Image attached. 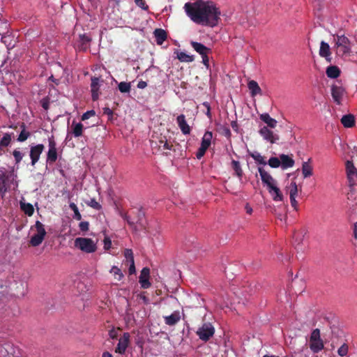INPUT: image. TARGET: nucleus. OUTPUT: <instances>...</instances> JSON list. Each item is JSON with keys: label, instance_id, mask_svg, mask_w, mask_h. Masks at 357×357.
<instances>
[{"label": "nucleus", "instance_id": "34", "mask_svg": "<svg viewBox=\"0 0 357 357\" xmlns=\"http://www.w3.org/2000/svg\"><path fill=\"white\" fill-rule=\"evenodd\" d=\"M21 210L28 216H31L34 213V208L31 204L20 202Z\"/></svg>", "mask_w": 357, "mask_h": 357}, {"label": "nucleus", "instance_id": "46", "mask_svg": "<svg viewBox=\"0 0 357 357\" xmlns=\"http://www.w3.org/2000/svg\"><path fill=\"white\" fill-rule=\"evenodd\" d=\"M124 257L129 263H131L132 261H134L133 252L131 249H126L124 250Z\"/></svg>", "mask_w": 357, "mask_h": 357}, {"label": "nucleus", "instance_id": "62", "mask_svg": "<svg viewBox=\"0 0 357 357\" xmlns=\"http://www.w3.org/2000/svg\"><path fill=\"white\" fill-rule=\"evenodd\" d=\"M146 86H147V83L146 82H144V81H142V80L139 81L138 82V84H137V87L139 89H142L146 88Z\"/></svg>", "mask_w": 357, "mask_h": 357}, {"label": "nucleus", "instance_id": "61", "mask_svg": "<svg viewBox=\"0 0 357 357\" xmlns=\"http://www.w3.org/2000/svg\"><path fill=\"white\" fill-rule=\"evenodd\" d=\"M234 9L233 8H229L227 10V12L229 13V15H227L225 14V21L231 19V15L234 13Z\"/></svg>", "mask_w": 357, "mask_h": 357}, {"label": "nucleus", "instance_id": "8", "mask_svg": "<svg viewBox=\"0 0 357 357\" xmlns=\"http://www.w3.org/2000/svg\"><path fill=\"white\" fill-rule=\"evenodd\" d=\"M44 149L45 146L42 144H32L30 146L29 156L32 166H34L38 162L40 156Z\"/></svg>", "mask_w": 357, "mask_h": 357}, {"label": "nucleus", "instance_id": "6", "mask_svg": "<svg viewBox=\"0 0 357 357\" xmlns=\"http://www.w3.org/2000/svg\"><path fill=\"white\" fill-rule=\"evenodd\" d=\"M75 246L86 253H93L97 250L96 243L89 238L79 237L75 238Z\"/></svg>", "mask_w": 357, "mask_h": 357}, {"label": "nucleus", "instance_id": "57", "mask_svg": "<svg viewBox=\"0 0 357 357\" xmlns=\"http://www.w3.org/2000/svg\"><path fill=\"white\" fill-rule=\"evenodd\" d=\"M304 238V234H297L295 236V242L297 243V245H299L302 243Z\"/></svg>", "mask_w": 357, "mask_h": 357}, {"label": "nucleus", "instance_id": "37", "mask_svg": "<svg viewBox=\"0 0 357 357\" xmlns=\"http://www.w3.org/2000/svg\"><path fill=\"white\" fill-rule=\"evenodd\" d=\"M250 155L259 164L266 165L267 162L264 160V157L261 155L258 152L251 153Z\"/></svg>", "mask_w": 357, "mask_h": 357}, {"label": "nucleus", "instance_id": "35", "mask_svg": "<svg viewBox=\"0 0 357 357\" xmlns=\"http://www.w3.org/2000/svg\"><path fill=\"white\" fill-rule=\"evenodd\" d=\"M58 158L57 149H49L47 153V163H54Z\"/></svg>", "mask_w": 357, "mask_h": 357}, {"label": "nucleus", "instance_id": "59", "mask_svg": "<svg viewBox=\"0 0 357 357\" xmlns=\"http://www.w3.org/2000/svg\"><path fill=\"white\" fill-rule=\"evenodd\" d=\"M109 335L110 338L116 339L118 336V333L114 328H112L109 331Z\"/></svg>", "mask_w": 357, "mask_h": 357}, {"label": "nucleus", "instance_id": "23", "mask_svg": "<svg viewBox=\"0 0 357 357\" xmlns=\"http://www.w3.org/2000/svg\"><path fill=\"white\" fill-rule=\"evenodd\" d=\"M268 190L275 202H281L283 200L282 193L281 192L280 188L277 186V184L273 185L272 188H268Z\"/></svg>", "mask_w": 357, "mask_h": 357}, {"label": "nucleus", "instance_id": "15", "mask_svg": "<svg viewBox=\"0 0 357 357\" xmlns=\"http://www.w3.org/2000/svg\"><path fill=\"white\" fill-rule=\"evenodd\" d=\"M91 80V98L93 101H96L99 98L100 79L96 77H93Z\"/></svg>", "mask_w": 357, "mask_h": 357}, {"label": "nucleus", "instance_id": "32", "mask_svg": "<svg viewBox=\"0 0 357 357\" xmlns=\"http://www.w3.org/2000/svg\"><path fill=\"white\" fill-rule=\"evenodd\" d=\"M20 128H22V130L17 139V140L20 142H25L31 135V133L29 131H27L26 130V126L24 123H22Z\"/></svg>", "mask_w": 357, "mask_h": 357}, {"label": "nucleus", "instance_id": "11", "mask_svg": "<svg viewBox=\"0 0 357 357\" xmlns=\"http://www.w3.org/2000/svg\"><path fill=\"white\" fill-rule=\"evenodd\" d=\"M130 335L128 333H124L123 336L119 339L115 352L123 354L128 347Z\"/></svg>", "mask_w": 357, "mask_h": 357}, {"label": "nucleus", "instance_id": "1", "mask_svg": "<svg viewBox=\"0 0 357 357\" xmlns=\"http://www.w3.org/2000/svg\"><path fill=\"white\" fill-rule=\"evenodd\" d=\"M187 15L196 24L214 26L218 23L220 10L212 1H197L184 6Z\"/></svg>", "mask_w": 357, "mask_h": 357}, {"label": "nucleus", "instance_id": "20", "mask_svg": "<svg viewBox=\"0 0 357 357\" xmlns=\"http://www.w3.org/2000/svg\"><path fill=\"white\" fill-rule=\"evenodd\" d=\"M319 53L320 56L324 57L328 62H331L330 46L327 43L321 42Z\"/></svg>", "mask_w": 357, "mask_h": 357}, {"label": "nucleus", "instance_id": "30", "mask_svg": "<svg viewBox=\"0 0 357 357\" xmlns=\"http://www.w3.org/2000/svg\"><path fill=\"white\" fill-rule=\"evenodd\" d=\"M341 123L345 128H351L354 126L355 118L352 114L344 115L341 119Z\"/></svg>", "mask_w": 357, "mask_h": 357}, {"label": "nucleus", "instance_id": "16", "mask_svg": "<svg viewBox=\"0 0 357 357\" xmlns=\"http://www.w3.org/2000/svg\"><path fill=\"white\" fill-rule=\"evenodd\" d=\"M344 93V89L341 86L333 84L331 86V95L334 101L337 104H341L342 97Z\"/></svg>", "mask_w": 357, "mask_h": 357}, {"label": "nucleus", "instance_id": "29", "mask_svg": "<svg viewBox=\"0 0 357 357\" xmlns=\"http://www.w3.org/2000/svg\"><path fill=\"white\" fill-rule=\"evenodd\" d=\"M340 70L339 68L336 66H330L326 68V75L330 78H337L340 75Z\"/></svg>", "mask_w": 357, "mask_h": 357}, {"label": "nucleus", "instance_id": "5", "mask_svg": "<svg viewBox=\"0 0 357 357\" xmlns=\"http://www.w3.org/2000/svg\"><path fill=\"white\" fill-rule=\"evenodd\" d=\"M31 229H35L36 234L31 236L29 242L32 246L37 247L43 243L47 234L45 225L39 220H37L35 225L31 227Z\"/></svg>", "mask_w": 357, "mask_h": 357}, {"label": "nucleus", "instance_id": "58", "mask_svg": "<svg viewBox=\"0 0 357 357\" xmlns=\"http://www.w3.org/2000/svg\"><path fill=\"white\" fill-rule=\"evenodd\" d=\"M290 202H291V206L296 210V211H298V202L296 200V197H290Z\"/></svg>", "mask_w": 357, "mask_h": 357}, {"label": "nucleus", "instance_id": "50", "mask_svg": "<svg viewBox=\"0 0 357 357\" xmlns=\"http://www.w3.org/2000/svg\"><path fill=\"white\" fill-rule=\"evenodd\" d=\"M135 4L144 10H148L149 6L144 0H135Z\"/></svg>", "mask_w": 357, "mask_h": 357}, {"label": "nucleus", "instance_id": "4", "mask_svg": "<svg viewBox=\"0 0 357 357\" xmlns=\"http://www.w3.org/2000/svg\"><path fill=\"white\" fill-rule=\"evenodd\" d=\"M17 176L14 171H8L4 167H0V195L2 198L10 190Z\"/></svg>", "mask_w": 357, "mask_h": 357}, {"label": "nucleus", "instance_id": "2", "mask_svg": "<svg viewBox=\"0 0 357 357\" xmlns=\"http://www.w3.org/2000/svg\"><path fill=\"white\" fill-rule=\"evenodd\" d=\"M133 217H131L127 213L121 212L120 215L127 222L128 225L135 231L144 230L146 233H151L149 227L146 220L145 213L142 208H137L132 212Z\"/></svg>", "mask_w": 357, "mask_h": 357}, {"label": "nucleus", "instance_id": "44", "mask_svg": "<svg viewBox=\"0 0 357 357\" xmlns=\"http://www.w3.org/2000/svg\"><path fill=\"white\" fill-rule=\"evenodd\" d=\"M13 155L15 158V164H19L23 158V153L17 149H15L13 151Z\"/></svg>", "mask_w": 357, "mask_h": 357}, {"label": "nucleus", "instance_id": "51", "mask_svg": "<svg viewBox=\"0 0 357 357\" xmlns=\"http://www.w3.org/2000/svg\"><path fill=\"white\" fill-rule=\"evenodd\" d=\"M96 112L94 110H89L84 113L81 117L82 121L89 119L90 117L95 116Z\"/></svg>", "mask_w": 357, "mask_h": 357}, {"label": "nucleus", "instance_id": "63", "mask_svg": "<svg viewBox=\"0 0 357 357\" xmlns=\"http://www.w3.org/2000/svg\"><path fill=\"white\" fill-rule=\"evenodd\" d=\"M203 106L206 109V114L210 115V105L207 102L203 103Z\"/></svg>", "mask_w": 357, "mask_h": 357}, {"label": "nucleus", "instance_id": "33", "mask_svg": "<svg viewBox=\"0 0 357 357\" xmlns=\"http://www.w3.org/2000/svg\"><path fill=\"white\" fill-rule=\"evenodd\" d=\"M311 160L310 158L308 162H303L302 165V173L304 178L310 177L312 175V167L309 164V162Z\"/></svg>", "mask_w": 357, "mask_h": 357}, {"label": "nucleus", "instance_id": "31", "mask_svg": "<svg viewBox=\"0 0 357 357\" xmlns=\"http://www.w3.org/2000/svg\"><path fill=\"white\" fill-rule=\"evenodd\" d=\"M212 138H213L212 132L210 131H206L202 137L200 146L208 149L211 144Z\"/></svg>", "mask_w": 357, "mask_h": 357}, {"label": "nucleus", "instance_id": "14", "mask_svg": "<svg viewBox=\"0 0 357 357\" xmlns=\"http://www.w3.org/2000/svg\"><path fill=\"white\" fill-rule=\"evenodd\" d=\"M259 132L265 140L270 142L271 144L275 143L279 139V136L274 134L267 126H263L259 130Z\"/></svg>", "mask_w": 357, "mask_h": 357}, {"label": "nucleus", "instance_id": "64", "mask_svg": "<svg viewBox=\"0 0 357 357\" xmlns=\"http://www.w3.org/2000/svg\"><path fill=\"white\" fill-rule=\"evenodd\" d=\"M42 107L45 109H47L49 108V102L45 100H43L42 101Z\"/></svg>", "mask_w": 357, "mask_h": 357}, {"label": "nucleus", "instance_id": "41", "mask_svg": "<svg viewBox=\"0 0 357 357\" xmlns=\"http://www.w3.org/2000/svg\"><path fill=\"white\" fill-rule=\"evenodd\" d=\"M110 273H112L114 275L115 278L117 279L118 280H121L123 277V274L122 273L121 269L115 266H114L111 268Z\"/></svg>", "mask_w": 357, "mask_h": 357}, {"label": "nucleus", "instance_id": "53", "mask_svg": "<svg viewBox=\"0 0 357 357\" xmlns=\"http://www.w3.org/2000/svg\"><path fill=\"white\" fill-rule=\"evenodd\" d=\"M79 227L82 231H87L89 229V223L87 221L81 222L79 224Z\"/></svg>", "mask_w": 357, "mask_h": 357}, {"label": "nucleus", "instance_id": "22", "mask_svg": "<svg viewBox=\"0 0 357 357\" xmlns=\"http://www.w3.org/2000/svg\"><path fill=\"white\" fill-rule=\"evenodd\" d=\"M280 165L282 169H285L289 167H291L294 165V160L290 158L288 155L281 154L280 155Z\"/></svg>", "mask_w": 357, "mask_h": 357}, {"label": "nucleus", "instance_id": "25", "mask_svg": "<svg viewBox=\"0 0 357 357\" xmlns=\"http://www.w3.org/2000/svg\"><path fill=\"white\" fill-rule=\"evenodd\" d=\"M248 87L250 91V94L252 97L255 96L257 94L261 95L262 91L259 87L257 82L255 80H250L248 83Z\"/></svg>", "mask_w": 357, "mask_h": 357}, {"label": "nucleus", "instance_id": "60", "mask_svg": "<svg viewBox=\"0 0 357 357\" xmlns=\"http://www.w3.org/2000/svg\"><path fill=\"white\" fill-rule=\"evenodd\" d=\"M130 266L128 268L129 274L132 275L135 273V261H132V262L130 263Z\"/></svg>", "mask_w": 357, "mask_h": 357}, {"label": "nucleus", "instance_id": "24", "mask_svg": "<svg viewBox=\"0 0 357 357\" xmlns=\"http://www.w3.org/2000/svg\"><path fill=\"white\" fill-rule=\"evenodd\" d=\"M14 135V133H5L0 140V151H3L4 149L8 147L12 142V137Z\"/></svg>", "mask_w": 357, "mask_h": 357}, {"label": "nucleus", "instance_id": "48", "mask_svg": "<svg viewBox=\"0 0 357 357\" xmlns=\"http://www.w3.org/2000/svg\"><path fill=\"white\" fill-rule=\"evenodd\" d=\"M159 146L165 150H171L172 145L169 144L166 139H160Z\"/></svg>", "mask_w": 357, "mask_h": 357}, {"label": "nucleus", "instance_id": "42", "mask_svg": "<svg viewBox=\"0 0 357 357\" xmlns=\"http://www.w3.org/2000/svg\"><path fill=\"white\" fill-rule=\"evenodd\" d=\"M270 167L273 168L279 167L280 165V159L276 157H271L268 162Z\"/></svg>", "mask_w": 357, "mask_h": 357}, {"label": "nucleus", "instance_id": "21", "mask_svg": "<svg viewBox=\"0 0 357 357\" xmlns=\"http://www.w3.org/2000/svg\"><path fill=\"white\" fill-rule=\"evenodd\" d=\"M153 34L155 38V42L159 45H161L167 38V32L162 29H155Z\"/></svg>", "mask_w": 357, "mask_h": 357}, {"label": "nucleus", "instance_id": "9", "mask_svg": "<svg viewBox=\"0 0 357 357\" xmlns=\"http://www.w3.org/2000/svg\"><path fill=\"white\" fill-rule=\"evenodd\" d=\"M190 44L193 49L202 56L203 63L207 65L208 63V54L211 51L210 49L198 42L192 41Z\"/></svg>", "mask_w": 357, "mask_h": 357}, {"label": "nucleus", "instance_id": "38", "mask_svg": "<svg viewBox=\"0 0 357 357\" xmlns=\"http://www.w3.org/2000/svg\"><path fill=\"white\" fill-rule=\"evenodd\" d=\"M118 88L121 93H129L131 89V85L129 82H121L119 84Z\"/></svg>", "mask_w": 357, "mask_h": 357}, {"label": "nucleus", "instance_id": "45", "mask_svg": "<svg viewBox=\"0 0 357 357\" xmlns=\"http://www.w3.org/2000/svg\"><path fill=\"white\" fill-rule=\"evenodd\" d=\"M11 36L10 35H8V36H3L1 37V41L4 43L7 47L9 49V48H12L13 47H14V45H12L11 44Z\"/></svg>", "mask_w": 357, "mask_h": 357}, {"label": "nucleus", "instance_id": "19", "mask_svg": "<svg viewBox=\"0 0 357 357\" xmlns=\"http://www.w3.org/2000/svg\"><path fill=\"white\" fill-rule=\"evenodd\" d=\"M181 320V314L179 311H174L169 316L164 317L165 324L172 326L176 325Z\"/></svg>", "mask_w": 357, "mask_h": 357}, {"label": "nucleus", "instance_id": "39", "mask_svg": "<svg viewBox=\"0 0 357 357\" xmlns=\"http://www.w3.org/2000/svg\"><path fill=\"white\" fill-rule=\"evenodd\" d=\"M177 58L181 62H192L194 60L193 56H190L182 52L178 54Z\"/></svg>", "mask_w": 357, "mask_h": 357}, {"label": "nucleus", "instance_id": "56", "mask_svg": "<svg viewBox=\"0 0 357 357\" xmlns=\"http://www.w3.org/2000/svg\"><path fill=\"white\" fill-rule=\"evenodd\" d=\"M103 114L107 115L109 118H112L113 116V111L109 107L103 108Z\"/></svg>", "mask_w": 357, "mask_h": 357}, {"label": "nucleus", "instance_id": "27", "mask_svg": "<svg viewBox=\"0 0 357 357\" xmlns=\"http://www.w3.org/2000/svg\"><path fill=\"white\" fill-rule=\"evenodd\" d=\"M71 129V132L74 137H79L82 135L84 126L81 123H76L75 121H73Z\"/></svg>", "mask_w": 357, "mask_h": 357}, {"label": "nucleus", "instance_id": "17", "mask_svg": "<svg viewBox=\"0 0 357 357\" xmlns=\"http://www.w3.org/2000/svg\"><path fill=\"white\" fill-rule=\"evenodd\" d=\"M91 38L86 34H80L78 41V49L79 51H86L90 47Z\"/></svg>", "mask_w": 357, "mask_h": 357}, {"label": "nucleus", "instance_id": "10", "mask_svg": "<svg viewBox=\"0 0 357 357\" xmlns=\"http://www.w3.org/2000/svg\"><path fill=\"white\" fill-rule=\"evenodd\" d=\"M258 172L263 184L266 185L268 189L277 184V181L263 167H259Z\"/></svg>", "mask_w": 357, "mask_h": 357}, {"label": "nucleus", "instance_id": "18", "mask_svg": "<svg viewBox=\"0 0 357 357\" xmlns=\"http://www.w3.org/2000/svg\"><path fill=\"white\" fill-rule=\"evenodd\" d=\"M177 124L183 135H188L190 133V127L185 121L184 114H180L176 118Z\"/></svg>", "mask_w": 357, "mask_h": 357}, {"label": "nucleus", "instance_id": "40", "mask_svg": "<svg viewBox=\"0 0 357 357\" xmlns=\"http://www.w3.org/2000/svg\"><path fill=\"white\" fill-rule=\"evenodd\" d=\"M69 207L74 212L73 218L77 220H80L82 219V215L80 214L77 205L72 202L69 204Z\"/></svg>", "mask_w": 357, "mask_h": 357}, {"label": "nucleus", "instance_id": "49", "mask_svg": "<svg viewBox=\"0 0 357 357\" xmlns=\"http://www.w3.org/2000/svg\"><path fill=\"white\" fill-rule=\"evenodd\" d=\"M298 192L297 185L295 182L291 183V188L289 192L290 197H296Z\"/></svg>", "mask_w": 357, "mask_h": 357}, {"label": "nucleus", "instance_id": "26", "mask_svg": "<svg viewBox=\"0 0 357 357\" xmlns=\"http://www.w3.org/2000/svg\"><path fill=\"white\" fill-rule=\"evenodd\" d=\"M346 169L347 176L349 180L353 179L354 177H357V169L351 161L347 160L346 162Z\"/></svg>", "mask_w": 357, "mask_h": 357}, {"label": "nucleus", "instance_id": "36", "mask_svg": "<svg viewBox=\"0 0 357 357\" xmlns=\"http://www.w3.org/2000/svg\"><path fill=\"white\" fill-rule=\"evenodd\" d=\"M231 168L235 172V174L239 177L241 178L243 175V171L241 168V165L238 161L236 160H232L231 161Z\"/></svg>", "mask_w": 357, "mask_h": 357}, {"label": "nucleus", "instance_id": "3", "mask_svg": "<svg viewBox=\"0 0 357 357\" xmlns=\"http://www.w3.org/2000/svg\"><path fill=\"white\" fill-rule=\"evenodd\" d=\"M336 54L340 57L348 56L351 52V43L344 34L334 35Z\"/></svg>", "mask_w": 357, "mask_h": 357}, {"label": "nucleus", "instance_id": "7", "mask_svg": "<svg viewBox=\"0 0 357 357\" xmlns=\"http://www.w3.org/2000/svg\"><path fill=\"white\" fill-rule=\"evenodd\" d=\"M310 348L314 353H318L324 349V342L320 337V331L314 329L310 337Z\"/></svg>", "mask_w": 357, "mask_h": 357}, {"label": "nucleus", "instance_id": "28", "mask_svg": "<svg viewBox=\"0 0 357 357\" xmlns=\"http://www.w3.org/2000/svg\"><path fill=\"white\" fill-rule=\"evenodd\" d=\"M260 119L267 124V127L274 128L277 125V121L271 118L268 113L261 114Z\"/></svg>", "mask_w": 357, "mask_h": 357}, {"label": "nucleus", "instance_id": "13", "mask_svg": "<svg viewBox=\"0 0 357 357\" xmlns=\"http://www.w3.org/2000/svg\"><path fill=\"white\" fill-rule=\"evenodd\" d=\"M149 277L150 269L148 267L143 268L139 277V282L142 288L148 289L151 287V284L149 281Z\"/></svg>", "mask_w": 357, "mask_h": 357}, {"label": "nucleus", "instance_id": "43", "mask_svg": "<svg viewBox=\"0 0 357 357\" xmlns=\"http://www.w3.org/2000/svg\"><path fill=\"white\" fill-rule=\"evenodd\" d=\"M349 351V347L347 344L344 343L337 350V354L340 356H345L347 355Z\"/></svg>", "mask_w": 357, "mask_h": 357}, {"label": "nucleus", "instance_id": "55", "mask_svg": "<svg viewBox=\"0 0 357 357\" xmlns=\"http://www.w3.org/2000/svg\"><path fill=\"white\" fill-rule=\"evenodd\" d=\"M206 150H207V149L200 146L196 153L197 158L201 159L204 155Z\"/></svg>", "mask_w": 357, "mask_h": 357}, {"label": "nucleus", "instance_id": "12", "mask_svg": "<svg viewBox=\"0 0 357 357\" xmlns=\"http://www.w3.org/2000/svg\"><path fill=\"white\" fill-rule=\"evenodd\" d=\"M214 329L210 325L204 324L202 327L199 328L197 334L202 340L206 341L213 335Z\"/></svg>", "mask_w": 357, "mask_h": 357}, {"label": "nucleus", "instance_id": "54", "mask_svg": "<svg viewBox=\"0 0 357 357\" xmlns=\"http://www.w3.org/2000/svg\"><path fill=\"white\" fill-rule=\"evenodd\" d=\"M49 149H56V143L53 136L48 139Z\"/></svg>", "mask_w": 357, "mask_h": 357}, {"label": "nucleus", "instance_id": "52", "mask_svg": "<svg viewBox=\"0 0 357 357\" xmlns=\"http://www.w3.org/2000/svg\"><path fill=\"white\" fill-rule=\"evenodd\" d=\"M103 243H104V249L105 250H108L111 248L112 247V241L111 239L108 237V236H105L104 240H103Z\"/></svg>", "mask_w": 357, "mask_h": 357}, {"label": "nucleus", "instance_id": "47", "mask_svg": "<svg viewBox=\"0 0 357 357\" xmlns=\"http://www.w3.org/2000/svg\"><path fill=\"white\" fill-rule=\"evenodd\" d=\"M87 204L89 206H91V208L96 209V210H100L101 208V205L98 202H96V200L95 199H91L87 203Z\"/></svg>", "mask_w": 357, "mask_h": 357}]
</instances>
